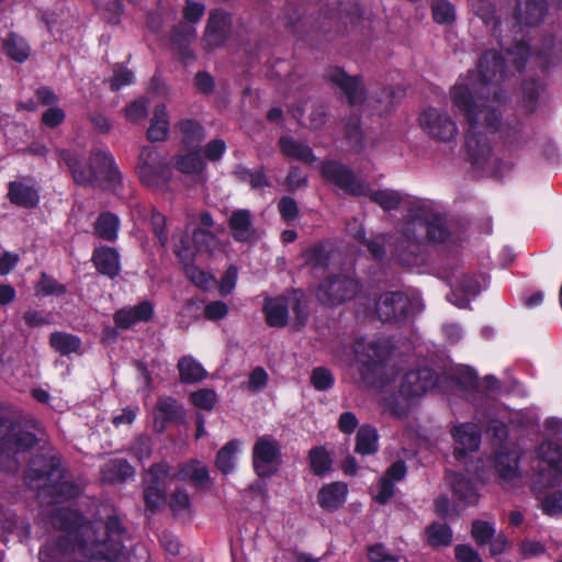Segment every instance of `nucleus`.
<instances>
[{"label": "nucleus", "mask_w": 562, "mask_h": 562, "mask_svg": "<svg viewBox=\"0 0 562 562\" xmlns=\"http://www.w3.org/2000/svg\"><path fill=\"white\" fill-rule=\"evenodd\" d=\"M91 261L98 273L114 280L121 272V256L116 248L99 246L92 251Z\"/></svg>", "instance_id": "obj_26"}, {"label": "nucleus", "mask_w": 562, "mask_h": 562, "mask_svg": "<svg viewBox=\"0 0 562 562\" xmlns=\"http://www.w3.org/2000/svg\"><path fill=\"white\" fill-rule=\"evenodd\" d=\"M453 495L464 506H474L477 504L480 494L474 482L461 473H456L451 481Z\"/></svg>", "instance_id": "obj_39"}, {"label": "nucleus", "mask_w": 562, "mask_h": 562, "mask_svg": "<svg viewBox=\"0 0 562 562\" xmlns=\"http://www.w3.org/2000/svg\"><path fill=\"white\" fill-rule=\"evenodd\" d=\"M451 238L446 218L423 200L411 202L400 236L389 241L390 257L402 267H418L426 262V244H445Z\"/></svg>", "instance_id": "obj_2"}, {"label": "nucleus", "mask_w": 562, "mask_h": 562, "mask_svg": "<svg viewBox=\"0 0 562 562\" xmlns=\"http://www.w3.org/2000/svg\"><path fill=\"white\" fill-rule=\"evenodd\" d=\"M321 176L347 194L352 196L364 194L363 184L357 180L353 170L340 161L334 159L324 160L321 164Z\"/></svg>", "instance_id": "obj_14"}, {"label": "nucleus", "mask_w": 562, "mask_h": 562, "mask_svg": "<svg viewBox=\"0 0 562 562\" xmlns=\"http://www.w3.org/2000/svg\"><path fill=\"white\" fill-rule=\"evenodd\" d=\"M369 198L373 203L387 212L397 210L402 203L401 193L390 189L371 191Z\"/></svg>", "instance_id": "obj_54"}, {"label": "nucleus", "mask_w": 562, "mask_h": 562, "mask_svg": "<svg viewBox=\"0 0 562 562\" xmlns=\"http://www.w3.org/2000/svg\"><path fill=\"white\" fill-rule=\"evenodd\" d=\"M456 446L453 456L457 460H463L469 452L476 451L481 443V434L476 426L471 423L456 426L452 430Z\"/></svg>", "instance_id": "obj_23"}, {"label": "nucleus", "mask_w": 562, "mask_h": 562, "mask_svg": "<svg viewBox=\"0 0 562 562\" xmlns=\"http://www.w3.org/2000/svg\"><path fill=\"white\" fill-rule=\"evenodd\" d=\"M49 345L61 356H69L80 351L81 339L69 333L54 331L49 336Z\"/></svg>", "instance_id": "obj_45"}, {"label": "nucleus", "mask_w": 562, "mask_h": 562, "mask_svg": "<svg viewBox=\"0 0 562 562\" xmlns=\"http://www.w3.org/2000/svg\"><path fill=\"white\" fill-rule=\"evenodd\" d=\"M549 10L548 0H517L514 11L516 21L514 27L517 32L522 31V26H536L542 22Z\"/></svg>", "instance_id": "obj_21"}, {"label": "nucleus", "mask_w": 562, "mask_h": 562, "mask_svg": "<svg viewBox=\"0 0 562 562\" xmlns=\"http://www.w3.org/2000/svg\"><path fill=\"white\" fill-rule=\"evenodd\" d=\"M54 528L65 532L56 541H47L38 552L40 562H56L58 555L78 549L83 557V546H88L82 528L86 518L82 513L71 508H57L52 513Z\"/></svg>", "instance_id": "obj_4"}, {"label": "nucleus", "mask_w": 562, "mask_h": 562, "mask_svg": "<svg viewBox=\"0 0 562 562\" xmlns=\"http://www.w3.org/2000/svg\"><path fill=\"white\" fill-rule=\"evenodd\" d=\"M66 474L67 469L63 465L59 454L35 453L24 472V483L29 488L42 491L55 477Z\"/></svg>", "instance_id": "obj_7"}, {"label": "nucleus", "mask_w": 562, "mask_h": 562, "mask_svg": "<svg viewBox=\"0 0 562 562\" xmlns=\"http://www.w3.org/2000/svg\"><path fill=\"white\" fill-rule=\"evenodd\" d=\"M169 507L173 516H181L184 513L191 516V499L188 492L177 487L170 495Z\"/></svg>", "instance_id": "obj_56"}, {"label": "nucleus", "mask_w": 562, "mask_h": 562, "mask_svg": "<svg viewBox=\"0 0 562 562\" xmlns=\"http://www.w3.org/2000/svg\"><path fill=\"white\" fill-rule=\"evenodd\" d=\"M361 290V283L355 278L342 273L329 274L319 282L316 296L322 305L336 307L353 300Z\"/></svg>", "instance_id": "obj_6"}, {"label": "nucleus", "mask_w": 562, "mask_h": 562, "mask_svg": "<svg viewBox=\"0 0 562 562\" xmlns=\"http://www.w3.org/2000/svg\"><path fill=\"white\" fill-rule=\"evenodd\" d=\"M536 59L541 72L547 74L551 67L562 63V42L553 35L544 36L541 47L536 53Z\"/></svg>", "instance_id": "obj_32"}, {"label": "nucleus", "mask_w": 562, "mask_h": 562, "mask_svg": "<svg viewBox=\"0 0 562 562\" xmlns=\"http://www.w3.org/2000/svg\"><path fill=\"white\" fill-rule=\"evenodd\" d=\"M66 292L67 288L65 284L58 282L53 276L44 271L41 272L40 279L35 285L36 296H60L66 294Z\"/></svg>", "instance_id": "obj_51"}, {"label": "nucleus", "mask_w": 562, "mask_h": 562, "mask_svg": "<svg viewBox=\"0 0 562 562\" xmlns=\"http://www.w3.org/2000/svg\"><path fill=\"white\" fill-rule=\"evenodd\" d=\"M154 315V304L148 300H143L134 306L122 307L115 311L113 322L117 328L128 330L138 323L150 322Z\"/></svg>", "instance_id": "obj_22"}, {"label": "nucleus", "mask_w": 562, "mask_h": 562, "mask_svg": "<svg viewBox=\"0 0 562 562\" xmlns=\"http://www.w3.org/2000/svg\"><path fill=\"white\" fill-rule=\"evenodd\" d=\"M134 78L135 76L132 70L117 64L113 70V76L109 80L111 91L117 92L122 88L132 85Z\"/></svg>", "instance_id": "obj_62"}, {"label": "nucleus", "mask_w": 562, "mask_h": 562, "mask_svg": "<svg viewBox=\"0 0 562 562\" xmlns=\"http://www.w3.org/2000/svg\"><path fill=\"white\" fill-rule=\"evenodd\" d=\"M37 441L34 432L16 429L15 422L11 417L0 416V456L26 452Z\"/></svg>", "instance_id": "obj_11"}, {"label": "nucleus", "mask_w": 562, "mask_h": 562, "mask_svg": "<svg viewBox=\"0 0 562 562\" xmlns=\"http://www.w3.org/2000/svg\"><path fill=\"white\" fill-rule=\"evenodd\" d=\"M186 412L181 403L172 396H160L155 405L154 428L162 434L169 424H182Z\"/></svg>", "instance_id": "obj_20"}, {"label": "nucleus", "mask_w": 562, "mask_h": 562, "mask_svg": "<svg viewBox=\"0 0 562 562\" xmlns=\"http://www.w3.org/2000/svg\"><path fill=\"white\" fill-rule=\"evenodd\" d=\"M150 226L154 235L157 237L159 245L165 248L169 241L167 231V218L156 207L150 213Z\"/></svg>", "instance_id": "obj_58"}, {"label": "nucleus", "mask_w": 562, "mask_h": 562, "mask_svg": "<svg viewBox=\"0 0 562 562\" xmlns=\"http://www.w3.org/2000/svg\"><path fill=\"white\" fill-rule=\"evenodd\" d=\"M417 301L402 291L383 293L376 303V313L381 322L401 325L413 316Z\"/></svg>", "instance_id": "obj_9"}, {"label": "nucleus", "mask_w": 562, "mask_h": 562, "mask_svg": "<svg viewBox=\"0 0 562 562\" xmlns=\"http://www.w3.org/2000/svg\"><path fill=\"white\" fill-rule=\"evenodd\" d=\"M495 529L492 524L476 519L471 526V536L480 547L487 544L494 537Z\"/></svg>", "instance_id": "obj_60"}, {"label": "nucleus", "mask_w": 562, "mask_h": 562, "mask_svg": "<svg viewBox=\"0 0 562 562\" xmlns=\"http://www.w3.org/2000/svg\"><path fill=\"white\" fill-rule=\"evenodd\" d=\"M355 238L361 244L368 252L370 254L371 258L375 261H382L385 258L386 250L384 241L380 238H367L366 232L363 229H360L355 235Z\"/></svg>", "instance_id": "obj_57"}, {"label": "nucleus", "mask_w": 562, "mask_h": 562, "mask_svg": "<svg viewBox=\"0 0 562 562\" xmlns=\"http://www.w3.org/2000/svg\"><path fill=\"white\" fill-rule=\"evenodd\" d=\"M558 477L551 471H539L532 480L531 490L541 501V509L547 515H557L562 512V491H554L543 495L546 490L557 486Z\"/></svg>", "instance_id": "obj_16"}, {"label": "nucleus", "mask_w": 562, "mask_h": 562, "mask_svg": "<svg viewBox=\"0 0 562 562\" xmlns=\"http://www.w3.org/2000/svg\"><path fill=\"white\" fill-rule=\"evenodd\" d=\"M522 105L528 114H531L537 109V102L540 91L543 89V83L538 79L530 78L522 82Z\"/></svg>", "instance_id": "obj_52"}, {"label": "nucleus", "mask_w": 562, "mask_h": 562, "mask_svg": "<svg viewBox=\"0 0 562 562\" xmlns=\"http://www.w3.org/2000/svg\"><path fill=\"white\" fill-rule=\"evenodd\" d=\"M348 492V485L345 482L324 484L317 492L316 502L323 510L335 513L344 507Z\"/></svg>", "instance_id": "obj_25"}, {"label": "nucleus", "mask_w": 562, "mask_h": 562, "mask_svg": "<svg viewBox=\"0 0 562 562\" xmlns=\"http://www.w3.org/2000/svg\"><path fill=\"white\" fill-rule=\"evenodd\" d=\"M480 292V278L476 274H463L457 280L448 299L456 306L465 308L470 305V299L475 297Z\"/></svg>", "instance_id": "obj_27"}, {"label": "nucleus", "mask_w": 562, "mask_h": 562, "mask_svg": "<svg viewBox=\"0 0 562 562\" xmlns=\"http://www.w3.org/2000/svg\"><path fill=\"white\" fill-rule=\"evenodd\" d=\"M190 403L198 409L212 412L217 402L216 392L213 389H199L189 394Z\"/></svg>", "instance_id": "obj_55"}, {"label": "nucleus", "mask_w": 562, "mask_h": 562, "mask_svg": "<svg viewBox=\"0 0 562 562\" xmlns=\"http://www.w3.org/2000/svg\"><path fill=\"white\" fill-rule=\"evenodd\" d=\"M356 362L360 380L366 387H372L380 381L381 374L391 357V347L383 339L355 346Z\"/></svg>", "instance_id": "obj_5"}, {"label": "nucleus", "mask_w": 562, "mask_h": 562, "mask_svg": "<svg viewBox=\"0 0 562 562\" xmlns=\"http://www.w3.org/2000/svg\"><path fill=\"white\" fill-rule=\"evenodd\" d=\"M5 55L16 63H24L30 56L27 43L13 32H10L2 44Z\"/></svg>", "instance_id": "obj_48"}, {"label": "nucleus", "mask_w": 562, "mask_h": 562, "mask_svg": "<svg viewBox=\"0 0 562 562\" xmlns=\"http://www.w3.org/2000/svg\"><path fill=\"white\" fill-rule=\"evenodd\" d=\"M110 479L119 482H125L130 477L134 476L135 469L125 459H115L109 465Z\"/></svg>", "instance_id": "obj_63"}, {"label": "nucleus", "mask_w": 562, "mask_h": 562, "mask_svg": "<svg viewBox=\"0 0 562 562\" xmlns=\"http://www.w3.org/2000/svg\"><path fill=\"white\" fill-rule=\"evenodd\" d=\"M59 159L67 166L76 184L86 188L95 183V168L92 161L90 159L87 161L82 154L70 149H61Z\"/></svg>", "instance_id": "obj_18"}, {"label": "nucleus", "mask_w": 562, "mask_h": 562, "mask_svg": "<svg viewBox=\"0 0 562 562\" xmlns=\"http://www.w3.org/2000/svg\"><path fill=\"white\" fill-rule=\"evenodd\" d=\"M506 60L495 49L485 50L479 58L477 69L469 70L465 82H457L450 89L452 106L465 119V149L473 166H483L492 154L487 133L494 134L501 128L502 113L498 109L479 104L480 100H493L503 104L508 100L507 92L501 87L506 78Z\"/></svg>", "instance_id": "obj_1"}, {"label": "nucleus", "mask_w": 562, "mask_h": 562, "mask_svg": "<svg viewBox=\"0 0 562 562\" xmlns=\"http://www.w3.org/2000/svg\"><path fill=\"white\" fill-rule=\"evenodd\" d=\"M438 373L428 367L406 372L401 383V393L407 397H417L436 387Z\"/></svg>", "instance_id": "obj_19"}, {"label": "nucleus", "mask_w": 562, "mask_h": 562, "mask_svg": "<svg viewBox=\"0 0 562 562\" xmlns=\"http://www.w3.org/2000/svg\"><path fill=\"white\" fill-rule=\"evenodd\" d=\"M422 130L432 139L450 142L458 134V127L452 117L445 111L428 108L419 116Z\"/></svg>", "instance_id": "obj_15"}, {"label": "nucleus", "mask_w": 562, "mask_h": 562, "mask_svg": "<svg viewBox=\"0 0 562 562\" xmlns=\"http://www.w3.org/2000/svg\"><path fill=\"white\" fill-rule=\"evenodd\" d=\"M135 172L143 184L151 188L167 182L170 173L167 162L153 146L142 147Z\"/></svg>", "instance_id": "obj_10"}, {"label": "nucleus", "mask_w": 562, "mask_h": 562, "mask_svg": "<svg viewBox=\"0 0 562 562\" xmlns=\"http://www.w3.org/2000/svg\"><path fill=\"white\" fill-rule=\"evenodd\" d=\"M323 77L346 95L349 105L356 106L366 102L367 90L361 75L350 76L339 66H329Z\"/></svg>", "instance_id": "obj_12"}, {"label": "nucleus", "mask_w": 562, "mask_h": 562, "mask_svg": "<svg viewBox=\"0 0 562 562\" xmlns=\"http://www.w3.org/2000/svg\"><path fill=\"white\" fill-rule=\"evenodd\" d=\"M310 468L317 476H324L331 470L333 459L324 446L313 447L308 451Z\"/></svg>", "instance_id": "obj_50"}, {"label": "nucleus", "mask_w": 562, "mask_h": 562, "mask_svg": "<svg viewBox=\"0 0 562 562\" xmlns=\"http://www.w3.org/2000/svg\"><path fill=\"white\" fill-rule=\"evenodd\" d=\"M278 212L281 220L286 224L293 223L300 214L296 201L289 195H284L279 200Z\"/></svg>", "instance_id": "obj_64"}, {"label": "nucleus", "mask_w": 562, "mask_h": 562, "mask_svg": "<svg viewBox=\"0 0 562 562\" xmlns=\"http://www.w3.org/2000/svg\"><path fill=\"white\" fill-rule=\"evenodd\" d=\"M520 457L514 450H499L494 457V469L501 480L512 482L519 476Z\"/></svg>", "instance_id": "obj_33"}, {"label": "nucleus", "mask_w": 562, "mask_h": 562, "mask_svg": "<svg viewBox=\"0 0 562 562\" xmlns=\"http://www.w3.org/2000/svg\"><path fill=\"white\" fill-rule=\"evenodd\" d=\"M231 33V16L224 10L216 9L210 12L205 27V42L212 47L223 45Z\"/></svg>", "instance_id": "obj_24"}, {"label": "nucleus", "mask_w": 562, "mask_h": 562, "mask_svg": "<svg viewBox=\"0 0 562 562\" xmlns=\"http://www.w3.org/2000/svg\"><path fill=\"white\" fill-rule=\"evenodd\" d=\"M7 198L11 204L32 210L40 204V193L34 186H29L22 181H10L8 184Z\"/></svg>", "instance_id": "obj_28"}, {"label": "nucleus", "mask_w": 562, "mask_h": 562, "mask_svg": "<svg viewBox=\"0 0 562 562\" xmlns=\"http://www.w3.org/2000/svg\"><path fill=\"white\" fill-rule=\"evenodd\" d=\"M169 121L165 105L157 106L150 120L146 135L150 142H164L168 138Z\"/></svg>", "instance_id": "obj_44"}, {"label": "nucleus", "mask_w": 562, "mask_h": 562, "mask_svg": "<svg viewBox=\"0 0 562 562\" xmlns=\"http://www.w3.org/2000/svg\"><path fill=\"white\" fill-rule=\"evenodd\" d=\"M304 265L311 270H326L330 262V249L326 241H317L302 252Z\"/></svg>", "instance_id": "obj_38"}, {"label": "nucleus", "mask_w": 562, "mask_h": 562, "mask_svg": "<svg viewBox=\"0 0 562 562\" xmlns=\"http://www.w3.org/2000/svg\"><path fill=\"white\" fill-rule=\"evenodd\" d=\"M426 535L431 547H447L452 541V530L448 524L432 522L426 528Z\"/></svg>", "instance_id": "obj_53"}, {"label": "nucleus", "mask_w": 562, "mask_h": 562, "mask_svg": "<svg viewBox=\"0 0 562 562\" xmlns=\"http://www.w3.org/2000/svg\"><path fill=\"white\" fill-rule=\"evenodd\" d=\"M284 27L311 48H324L345 35L368 36L369 21L363 18L360 4L355 0H344L339 3L338 12L325 10L317 16H303L294 9L285 13Z\"/></svg>", "instance_id": "obj_3"}, {"label": "nucleus", "mask_w": 562, "mask_h": 562, "mask_svg": "<svg viewBox=\"0 0 562 562\" xmlns=\"http://www.w3.org/2000/svg\"><path fill=\"white\" fill-rule=\"evenodd\" d=\"M172 239L175 240L173 252L179 261L181 263L195 262L198 256L194 249L195 244L193 243V235L192 232H190L189 226L179 233L175 232Z\"/></svg>", "instance_id": "obj_40"}, {"label": "nucleus", "mask_w": 562, "mask_h": 562, "mask_svg": "<svg viewBox=\"0 0 562 562\" xmlns=\"http://www.w3.org/2000/svg\"><path fill=\"white\" fill-rule=\"evenodd\" d=\"M179 371V379L182 383L194 384L203 381L207 372L203 366L198 362L194 358L184 356L177 364Z\"/></svg>", "instance_id": "obj_42"}, {"label": "nucleus", "mask_w": 562, "mask_h": 562, "mask_svg": "<svg viewBox=\"0 0 562 562\" xmlns=\"http://www.w3.org/2000/svg\"><path fill=\"white\" fill-rule=\"evenodd\" d=\"M310 382L316 391H327L335 384V378L329 369L316 367L313 369Z\"/></svg>", "instance_id": "obj_61"}, {"label": "nucleus", "mask_w": 562, "mask_h": 562, "mask_svg": "<svg viewBox=\"0 0 562 562\" xmlns=\"http://www.w3.org/2000/svg\"><path fill=\"white\" fill-rule=\"evenodd\" d=\"M120 221L111 212H102L94 223V231L99 238L106 241H115L117 238Z\"/></svg>", "instance_id": "obj_47"}, {"label": "nucleus", "mask_w": 562, "mask_h": 562, "mask_svg": "<svg viewBox=\"0 0 562 562\" xmlns=\"http://www.w3.org/2000/svg\"><path fill=\"white\" fill-rule=\"evenodd\" d=\"M196 32L193 25L179 23L171 31L170 41L177 53L184 59H193L194 54L190 48L191 43L195 40Z\"/></svg>", "instance_id": "obj_34"}, {"label": "nucleus", "mask_w": 562, "mask_h": 562, "mask_svg": "<svg viewBox=\"0 0 562 562\" xmlns=\"http://www.w3.org/2000/svg\"><path fill=\"white\" fill-rule=\"evenodd\" d=\"M169 472L170 467L165 461L153 463L147 471L149 480L144 488V502L146 509L153 514L167 502L166 480Z\"/></svg>", "instance_id": "obj_13"}, {"label": "nucleus", "mask_w": 562, "mask_h": 562, "mask_svg": "<svg viewBox=\"0 0 562 562\" xmlns=\"http://www.w3.org/2000/svg\"><path fill=\"white\" fill-rule=\"evenodd\" d=\"M192 235L198 257L203 255L212 256L214 254L220 240L213 232L204 228H193Z\"/></svg>", "instance_id": "obj_49"}, {"label": "nucleus", "mask_w": 562, "mask_h": 562, "mask_svg": "<svg viewBox=\"0 0 562 562\" xmlns=\"http://www.w3.org/2000/svg\"><path fill=\"white\" fill-rule=\"evenodd\" d=\"M251 464L258 477L273 476L282 464L280 442L270 435L258 437L251 450Z\"/></svg>", "instance_id": "obj_8"}, {"label": "nucleus", "mask_w": 562, "mask_h": 562, "mask_svg": "<svg viewBox=\"0 0 562 562\" xmlns=\"http://www.w3.org/2000/svg\"><path fill=\"white\" fill-rule=\"evenodd\" d=\"M379 435L374 426L363 424L356 435L355 452L361 456L374 454L379 450Z\"/></svg>", "instance_id": "obj_41"}, {"label": "nucleus", "mask_w": 562, "mask_h": 562, "mask_svg": "<svg viewBox=\"0 0 562 562\" xmlns=\"http://www.w3.org/2000/svg\"><path fill=\"white\" fill-rule=\"evenodd\" d=\"M227 224L232 238L237 243H249L256 233L252 226L251 212L247 209L234 210Z\"/></svg>", "instance_id": "obj_29"}, {"label": "nucleus", "mask_w": 562, "mask_h": 562, "mask_svg": "<svg viewBox=\"0 0 562 562\" xmlns=\"http://www.w3.org/2000/svg\"><path fill=\"white\" fill-rule=\"evenodd\" d=\"M181 133V143L187 149H200L205 139V128L196 120L183 119L177 124Z\"/></svg>", "instance_id": "obj_37"}, {"label": "nucleus", "mask_w": 562, "mask_h": 562, "mask_svg": "<svg viewBox=\"0 0 562 562\" xmlns=\"http://www.w3.org/2000/svg\"><path fill=\"white\" fill-rule=\"evenodd\" d=\"M278 146L283 156L302 161L307 165L315 162L316 157L313 149L302 142L294 139L291 136H281L278 140Z\"/></svg>", "instance_id": "obj_36"}, {"label": "nucleus", "mask_w": 562, "mask_h": 562, "mask_svg": "<svg viewBox=\"0 0 562 562\" xmlns=\"http://www.w3.org/2000/svg\"><path fill=\"white\" fill-rule=\"evenodd\" d=\"M239 451V440L227 441L216 453L215 467L224 475L231 474L235 469V456Z\"/></svg>", "instance_id": "obj_46"}, {"label": "nucleus", "mask_w": 562, "mask_h": 562, "mask_svg": "<svg viewBox=\"0 0 562 562\" xmlns=\"http://www.w3.org/2000/svg\"><path fill=\"white\" fill-rule=\"evenodd\" d=\"M90 160L95 168L97 178L102 176L106 187L116 192L123 187V175L113 154L106 148H92Z\"/></svg>", "instance_id": "obj_17"}, {"label": "nucleus", "mask_w": 562, "mask_h": 562, "mask_svg": "<svg viewBox=\"0 0 562 562\" xmlns=\"http://www.w3.org/2000/svg\"><path fill=\"white\" fill-rule=\"evenodd\" d=\"M432 19L439 24H450L454 21V7L448 0H432Z\"/></svg>", "instance_id": "obj_59"}, {"label": "nucleus", "mask_w": 562, "mask_h": 562, "mask_svg": "<svg viewBox=\"0 0 562 562\" xmlns=\"http://www.w3.org/2000/svg\"><path fill=\"white\" fill-rule=\"evenodd\" d=\"M342 136L350 151L359 154L366 148V134L360 114L352 113L344 120Z\"/></svg>", "instance_id": "obj_31"}, {"label": "nucleus", "mask_w": 562, "mask_h": 562, "mask_svg": "<svg viewBox=\"0 0 562 562\" xmlns=\"http://www.w3.org/2000/svg\"><path fill=\"white\" fill-rule=\"evenodd\" d=\"M175 167L184 175H200L206 168V164L200 154V149H189L187 154L176 156Z\"/></svg>", "instance_id": "obj_43"}, {"label": "nucleus", "mask_w": 562, "mask_h": 562, "mask_svg": "<svg viewBox=\"0 0 562 562\" xmlns=\"http://www.w3.org/2000/svg\"><path fill=\"white\" fill-rule=\"evenodd\" d=\"M66 476L55 477L53 482L46 484L42 490L45 496H48L54 503L71 501L79 497L81 490L78 484L65 480Z\"/></svg>", "instance_id": "obj_35"}, {"label": "nucleus", "mask_w": 562, "mask_h": 562, "mask_svg": "<svg viewBox=\"0 0 562 562\" xmlns=\"http://www.w3.org/2000/svg\"><path fill=\"white\" fill-rule=\"evenodd\" d=\"M262 312L269 327L283 328L289 319V300L283 295L266 299Z\"/></svg>", "instance_id": "obj_30"}]
</instances>
